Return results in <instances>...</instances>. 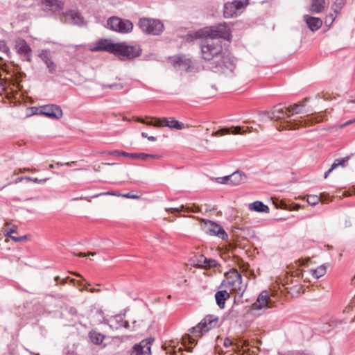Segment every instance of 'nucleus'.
I'll list each match as a JSON object with an SVG mask.
<instances>
[{"label":"nucleus","instance_id":"f257e3e1","mask_svg":"<svg viewBox=\"0 0 355 355\" xmlns=\"http://www.w3.org/2000/svg\"><path fill=\"white\" fill-rule=\"evenodd\" d=\"M202 58L212 61L211 70L216 73H226L235 69V60L223 52L222 42L218 38L205 35L201 41Z\"/></svg>","mask_w":355,"mask_h":355},{"label":"nucleus","instance_id":"f03ea898","mask_svg":"<svg viewBox=\"0 0 355 355\" xmlns=\"http://www.w3.org/2000/svg\"><path fill=\"white\" fill-rule=\"evenodd\" d=\"M148 323L139 316H136L130 320H123L122 315H117L110 320V326L113 329H121L123 328L128 331H141Z\"/></svg>","mask_w":355,"mask_h":355},{"label":"nucleus","instance_id":"7ed1b4c3","mask_svg":"<svg viewBox=\"0 0 355 355\" xmlns=\"http://www.w3.org/2000/svg\"><path fill=\"white\" fill-rule=\"evenodd\" d=\"M152 119L155 121V123L152 120L150 121H146L144 119L140 118L138 119L137 121L148 125H153L155 127H167L170 129L178 130L189 128L188 124H185L181 121H179L173 117L152 118Z\"/></svg>","mask_w":355,"mask_h":355},{"label":"nucleus","instance_id":"20e7f679","mask_svg":"<svg viewBox=\"0 0 355 355\" xmlns=\"http://www.w3.org/2000/svg\"><path fill=\"white\" fill-rule=\"evenodd\" d=\"M138 26L143 33L152 35H159L164 29V26L160 20L152 18H141Z\"/></svg>","mask_w":355,"mask_h":355},{"label":"nucleus","instance_id":"39448f33","mask_svg":"<svg viewBox=\"0 0 355 355\" xmlns=\"http://www.w3.org/2000/svg\"><path fill=\"white\" fill-rule=\"evenodd\" d=\"M225 286L238 294H243L245 286L242 285V276L236 269H232L225 273Z\"/></svg>","mask_w":355,"mask_h":355},{"label":"nucleus","instance_id":"423d86ee","mask_svg":"<svg viewBox=\"0 0 355 355\" xmlns=\"http://www.w3.org/2000/svg\"><path fill=\"white\" fill-rule=\"evenodd\" d=\"M107 26L111 30L121 33H127L133 28L132 23L127 19H122L117 17H110L107 22Z\"/></svg>","mask_w":355,"mask_h":355},{"label":"nucleus","instance_id":"0eeeda50","mask_svg":"<svg viewBox=\"0 0 355 355\" xmlns=\"http://www.w3.org/2000/svg\"><path fill=\"white\" fill-rule=\"evenodd\" d=\"M14 49L22 61L31 62L32 61V49L23 38H17L14 42Z\"/></svg>","mask_w":355,"mask_h":355},{"label":"nucleus","instance_id":"6e6552de","mask_svg":"<svg viewBox=\"0 0 355 355\" xmlns=\"http://www.w3.org/2000/svg\"><path fill=\"white\" fill-rule=\"evenodd\" d=\"M205 35L214 38L230 40V28L227 24H218L205 31Z\"/></svg>","mask_w":355,"mask_h":355},{"label":"nucleus","instance_id":"1a4fd4ad","mask_svg":"<svg viewBox=\"0 0 355 355\" xmlns=\"http://www.w3.org/2000/svg\"><path fill=\"white\" fill-rule=\"evenodd\" d=\"M218 324V318L213 315H208L205 316L196 326L191 327L189 331L190 333H202V331L207 332Z\"/></svg>","mask_w":355,"mask_h":355},{"label":"nucleus","instance_id":"9d476101","mask_svg":"<svg viewBox=\"0 0 355 355\" xmlns=\"http://www.w3.org/2000/svg\"><path fill=\"white\" fill-rule=\"evenodd\" d=\"M141 49L138 46H129L123 43H116L115 54L121 58L132 59L141 54Z\"/></svg>","mask_w":355,"mask_h":355},{"label":"nucleus","instance_id":"9b49d317","mask_svg":"<svg viewBox=\"0 0 355 355\" xmlns=\"http://www.w3.org/2000/svg\"><path fill=\"white\" fill-rule=\"evenodd\" d=\"M153 342L154 338L151 336L142 340L133 347L130 355H150L151 345Z\"/></svg>","mask_w":355,"mask_h":355},{"label":"nucleus","instance_id":"f8f14e48","mask_svg":"<svg viewBox=\"0 0 355 355\" xmlns=\"http://www.w3.org/2000/svg\"><path fill=\"white\" fill-rule=\"evenodd\" d=\"M40 114L46 116L51 119H60L63 112L59 105L55 104H49L40 107Z\"/></svg>","mask_w":355,"mask_h":355},{"label":"nucleus","instance_id":"ddd939ff","mask_svg":"<svg viewBox=\"0 0 355 355\" xmlns=\"http://www.w3.org/2000/svg\"><path fill=\"white\" fill-rule=\"evenodd\" d=\"M272 306V300H270L267 291L261 292L257 301L252 304L253 310H266Z\"/></svg>","mask_w":355,"mask_h":355},{"label":"nucleus","instance_id":"4468645a","mask_svg":"<svg viewBox=\"0 0 355 355\" xmlns=\"http://www.w3.org/2000/svg\"><path fill=\"white\" fill-rule=\"evenodd\" d=\"M116 49V43H112L107 39H101L94 44V46L92 49V51H107L115 54Z\"/></svg>","mask_w":355,"mask_h":355},{"label":"nucleus","instance_id":"2eb2a0df","mask_svg":"<svg viewBox=\"0 0 355 355\" xmlns=\"http://www.w3.org/2000/svg\"><path fill=\"white\" fill-rule=\"evenodd\" d=\"M203 221L209 225L208 230L210 234L217 236L222 239H227V234L221 226L209 220H203Z\"/></svg>","mask_w":355,"mask_h":355},{"label":"nucleus","instance_id":"dca6fc26","mask_svg":"<svg viewBox=\"0 0 355 355\" xmlns=\"http://www.w3.org/2000/svg\"><path fill=\"white\" fill-rule=\"evenodd\" d=\"M171 62L175 68L182 71H188L191 67V61L184 55L174 56L171 58Z\"/></svg>","mask_w":355,"mask_h":355},{"label":"nucleus","instance_id":"f3484780","mask_svg":"<svg viewBox=\"0 0 355 355\" xmlns=\"http://www.w3.org/2000/svg\"><path fill=\"white\" fill-rule=\"evenodd\" d=\"M304 21L309 28L313 31H317L322 26V20L319 17H312L309 15H304Z\"/></svg>","mask_w":355,"mask_h":355},{"label":"nucleus","instance_id":"a211bd4d","mask_svg":"<svg viewBox=\"0 0 355 355\" xmlns=\"http://www.w3.org/2000/svg\"><path fill=\"white\" fill-rule=\"evenodd\" d=\"M289 116L290 114L288 107H282L281 105L275 106L270 114V118L276 120Z\"/></svg>","mask_w":355,"mask_h":355},{"label":"nucleus","instance_id":"6ab92c4d","mask_svg":"<svg viewBox=\"0 0 355 355\" xmlns=\"http://www.w3.org/2000/svg\"><path fill=\"white\" fill-rule=\"evenodd\" d=\"M42 6L53 12H58L63 9L64 2L61 0H42Z\"/></svg>","mask_w":355,"mask_h":355},{"label":"nucleus","instance_id":"aec40b11","mask_svg":"<svg viewBox=\"0 0 355 355\" xmlns=\"http://www.w3.org/2000/svg\"><path fill=\"white\" fill-rule=\"evenodd\" d=\"M89 340L96 345L105 347L110 343L111 338L105 334H89Z\"/></svg>","mask_w":355,"mask_h":355},{"label":"nucleus","instance_id":"412c9836","mask_svg":"<svg viewBox=\"0 0 355 355\" xmlns=\"http://www.w3.org/2000/svg\"><path fill=\"white\" fill-rule=\"evenodd\" d=\"M245 180L246 175L240 171H236L228 175L229 185L237 186L245 182Z\"/></svg>","mask_w":355,"mask_h":355},{"label":"nucleus","instance_id":"4be33fe9","mask_svg":"<svg viewBox=\"0 0 355 355\" xmlns=\"http://www.w3.org/2000/svg\"><path fill=\"white\" fill-rule=\"evenodd\" d=\"M66 21L76 25H82L83 19L78 12L69 10L64 14Z\"/></svg>","mask_w":355,"mask_h":355},{"label":"nucleus","instance_id":"5701e85b","mask_svg":"<svg viewBox=\"0 0 355 355\" xmlns=\"http://www.w3.org/2000/svg\"><path fill=\"white\" fill-rule=\"evenodd\" d=\"M350 159V156H346L343 158L336 159L334 163L331 164L330 168L324 173V178H327L329 173L338 166L345 167L348 161Z\"/></svg>","mask_w":355,"mask_h":355},{"label":"nucleus","instance_id":"b1692460","mask_svg":"<svg viewBox=\"0 0 355 355\" xmlns=\"http://www.w3.org/2000/svg\"><path fill=\"white\" fill-rule=\"evenodd\" d=\"M230 293L224 290V291H219L216 293L215 294V299L216 301L217 305L220 308L223 309L225 307V301L230 298Z\"/></svg>","mask_w":355,"mask_h":355},{"label":"nucleus","instance_id":"393cba45","mask_svg":"<svg viewBox=\"0 0 355 355\" xmlns=\"http://www.w3.org/2000/svg\"><path fill=\"white\" fill-rule=\"evenodd\" d=\"M234 4L232 2H227L224 4L223 15L225 18L236 17L238 12L235 9Z\"/></svg>","mask_w":355,"mask_h":355},{"label":"nucleus","instance_id":"a878e982","mask_svg":"<svg viewBox=\"0 0 355 355\" xmlns=\"http://www.w3.org/2000/svg\"><path fill=\"white\" fill-rule=\"evenodd\" d=\"M325 8V0H311L310 11L313 13H320Z\"/></svg>","mask_w":355,"mask_h":355},{"label":"nucleus","instance_id":"bb28decb","mask_svg":"<svg viewBox=\"0 0 355 355\" xmlns=\"http://www.w3.org/2000/svg\"><path fill=\"white\" fill-rule=\"evenodd\" d=\"M307 98H305L302 102L295 103L293 105L288 107V112L291 115L301 114L304 112V108L305 107Z\"/></svg>","mask_w":355,"mask_h":355},{"label":"nucleus","instance_id":"cd10ccee","mask_svg":"<svg viewBox=\"0 0 355 355\" xmlns=\"http://www.w3.org/2000/svg\"><path fill=\"white\" fill-rule=\"evenodd\" d=\"M249 209L250 210L257 211V212H263V213H268L269 207L266 205L263 204L261 201H255L249 205Z\"/></svg>","mask_w":355,"mask_h":355},{"label":"nucleus","instance_id":"c85d7f7f","mask_svg":"<svg viewBox=\"0 0 355 355\" xmlns=\"http://www.w3.org/2000/svg\"><path fill=\"white\" fill-rule=\"evenodd\" d=\"M126 157H129L132 159H141L143 161L147 160L148 158H156L158 157L157 155L147 154L144 153H126Z\"/></svg>","mask_w":355,"mask_h":355},{"label":"nucleus","instance_id":"c756f323","mask_svg":"<svg viewBox=\"0 0 355 355\" xmlns=\"http://www.w3.org/2000/svg\"><path fill=\"white\" fill-rule=\"evenodd\" d=\"M220 131L221 132V135H243L246 132L245 130H242V127L241 126L232 127L230 128H223Z\"/></svg>","mask_w":355,"mask_h":355},{"label":"nucleus","instance_id":"7c9ffc66","mask_svg":"<svg viewBox=\"0 0 355 355\" xmlns=\"http://www.w3.org/2000/svg\"><path fill=\"white\" fill-rule=\"evenodd\" d=\"M206 260V257L203 254H197L191 258L192 264L195 266L202 268Z\"/></svg>","mask_w":355,"mask_h":355},{"label":"nucleus","instance_id":"2f4dec72","mask_svg":"<svg viewBox=\"0 0 355 355\" xmlns=\"http://www.w3.org/2000/svg\"><path fill=\"white\" fill-rule=\"evenodd\" d=\"M346 3V0H335L331 9L336 15H338Z\"/></svg>","mask_w":355,"mask_h":355},{"label":"nucleus","instance_id":"473e14b6","mask_svg":"<svg viewBox=\"0 0 355 355\" xmlns=\"http://www.w3.org/2000/svg\"><path fill=\"white\" fill-rule=\"evenodd\" d=\"M336 325H337V323H336V322H332L331 324H330V323H322L320 326V328L315 329V330L320 331L322 333H328V332H330V331H333L334 330V327H335Z\"/></svg>","mask_w":355,"mask_h":355},{"label":"nucleus","instance_id":"72a5a7b5","mask_svg":"<svg viewBox=\"0 0 355 355\" xmlns=\"http://www.w3.org/2000/svg\"><path fill=\"white\" fill-rule=\"evenodd\" d=\"M232 2L234 4L237 12L249 4V0H234Z\"/></svg>","mask_w":355,"mask_h":355},{"label":"nucleus","instance_id":"f704fd0d","mask_svg":"<svg viewBox=\"0 0 355 355\" xmlns=\"http://www.w3.org/2000/svg\"><path fill=\"white\" fill-rule=\"evenodd\" d=\"M325 272L326 268L324 266H320L316 269L312 270V275L316 279H319L320 277H322Z\"/></svg>","mask_w":355,"mask_h":355},{"label":"nucleus","instance_id":"c9c22d12","mask_svg":"<svg viewBox=\"0 0 355 355\" xmlns=\"http://www.w3.org/2000/svg\"><path fill=\"white\" fill-rule=\"evenodd\" d=\"M39 57L45 64L52 59L51 53L48 50H42L40 53Z\"/></svg>","mask_w":355,"mask_h":355},{"label":"nucleus","instance_id":"e433bc0d","mask_svg":"<svg viewBox=\"0 0 355 355\" xmlns=\"http://www.w3.org/2000/svg\"><path fill=\"white\" fill-rule=\"evenodd\" d=\"M46 66L48 69V71L49 72L51 73V74H54L56 72V70H57V65L56 64L53 62V59H51L48 62H46Z\"/></svg>","mask_w":355,"mask_h":355},{"label":"nucleus","instance_id":"4c0bfd02","mask_svg":"<svg viewBox=\"0 0 355 355\" xmlns=\"http://www.w3.org/2000/svg\"><path fill=\"white\" fill-rule=\"evenodd\" d=\"M103 89H111L114 90H121L123 88V85L121 83H114L110 85H102Z\"/></svg>","mask_w":355,"mask_h":355},{"label":"nucleus","instance_id":"58836bf2","mask_svg":"<svg viewBox=\"0 0 355 355\" xmlns=\"http://www.w3.org/2000/svg\"><path fill=\"white\" fill-rule=\"evenodd\" d=\"M320 200V198L316 195H310L307 196V202L311 205L314 206L317 205Z\"/></svg>","mask_w":355,"mask_h":355},{"label":"nucleus","instance_id":"ea45409f","mask_svg":"<svg viewBox=\"0 0 355 355\" xmlns=\"http://www.w3.org/2000/svg\"><path fill=\"white\" fill-rule=\"evenodd\" d=\"M205 266H202L203 268H215L217 266V262L215 259H208L206 257V260L204 263Z\"/></svg>","mask_w":355,"mask_h":355},{"label":"nucleus","instance_id":"a19ab883","mask_svg":"<svg viewBox=\"0 0 355 355\" xmlns=\"http://www.w3.org/2000/svg\"><path fill=\"white\" fill-rule=\"evenodd\" d=\"M0 51L8 55H10V49L4 40H0Z\"/></svg>","mask_w":355,"mask_h":355},{"label":"nucleus","instance_id":"79ce46f5","mask_svg":"<svg viewBox=\"0 0 355 355\" xmlns=\"http://www.w3.org/2000/svg\"><path fill=\"white\" fill-rule=\"evenodd\" d=\"M24 178H25V180H26L28 181H32V182H33L35 183H38V184L44 183L48 180H49V178H44V179H38L37 178L25 177Z\"/></svg>","mask_w":355,"mask_h":355},{"label":"nucleus","instance_id":"37998d69","mask_svg":"<svg viewBox=\"0 0 355 355\" xmlns=\"http://www.w3.org/2000/svg\"><path fill=\"white\" fill-rule=\"evenodd\" d=\"M336 16H337V15H336V13H334V12L330 13L328 15H327V17L325 18V24H329V25H331L333 24V22L334 21Z\"/></svg>","mask_w":355,"mask_h":355},{"label":"nucleus","instance_id":"c03bdc74","mask_svg":"<svg viewBox=\"0 0 355 355\" xmlns=\"http://www.w3.org/2000/svg\"><path fill=\"white\" fill-rule=\"evenodd\" d=\"M105 153L107 155H110L126 157V152L122 151V150H119L108 151V152H106Z\"/></svg>","mask_w":355,"mask_h":355},{"label":"nucleus","instance_id":"a18cd8bd","mask_svg":"<svg viewBox=\"0 0 355 355\" xmlns=\"http://www.w3.org/2000/svg\"><path fill=\"white\" fill-rule=\"evenodd\" d=\"M28 239V236L26 235L22 236H12L11 239L15 242H23L26 241Z\"/></svg>","mask_w":355,"mask_h":355},{"label":"nucleus","instance_id":"49530a36","mask_svg":"<svg viewBox=\"0 0 355 355\" xmlns=\"http://www.w3.org/2000/svg\"><path fill=\"white\" fill-rule=\"evenodd\" d=\"M217 182L220 184H229L228 175L220 177L216 179Z\"/></svg>","mask_w":355,"mask_h":355},{"label":"nucleus","instance_id":"de8ad7c7","mask_svg":"<svg viewBox=\"0 0 355 355\" xmlns=\"http://www.w3.org/2000/svg\"><path fill=\"white\" fill-rule=\"evenodd\" d=\"M15 232H16V231H15V229H14V228H12L10 230L6 229L4 230V235H5V236H8L11 239V237L12 236V234L15 233Z\"/></svg>","mask_w":355,"mask_h":355},{"label":"nucleus","instance_id":"09e8293b","mask_svg":"<svg viewBox=\"0 0 355 355\" xmlns=\"http://www.w3.org/2000/svg\"><path fill=\"white\" fill-rule=\"evenodd\" d=\"M122 197L126 198H132V199H138L139 198V196L131 194L130 193H128L125 194L121 195Z\"/></svg>","mask_w":355,"mask_h":355},{"label":"nucleus","instance_id":"8fccbe9b","mask_svg":"<svg viewBox=\"0 0 355 355\" xmlns=\"http://www.w3.org/2000/svg\"><path fill=\"white\" fill-rule=\"evenodd\" d=\"M73 254L76 256L80 257H84L89 256V255L94 256L96 254V252H89L87 254L83 253V252H80L78 254L74 253Z\"/></svg>","mask_w":355,"mask_h":355},{"label":"nucleus","instance_id":"3c124183","mask_svg":"<svg viewBox=\"0 0 355 355\" xmlns=\"http://www.w3.org/2000/svg\"><path fill=\"white\" fill-rule=\"evenodd\" d=\"M101 195L117 196V194H116L114 192L108 191V192H105V193H102L96 194V195L94 196V197H98V196H101ZM119 196L120 195L119 194L118 196Z\"/></svg>","mask_w":355,"mask_h":355},{"label":"nucleus","instance_id":"603ef678","mask_svg":"<svg viewBox=\"0 0 355 355\" xmlns=\"http://www.w3.org/2000/svg\"><path fill=\"white\" fill-rule=\"evenodd\" d=\"M185 336L187 337V339L190 343H191V344L196 343L195 339L193 337H191L189 334H185Z\"/></svg>","mask_w":355,"mask_h":355},{"label":"nucleus","instance_id":"864d4df0","mask_svg":"<svg viewBox=\"0 0 355 355\" xmlns=\"http://www.w3.org/2000/svg\"><path fill=\"white\" fill-rule=\"evenodd\" d=\"M76 162H66V163H57L56 165L58 166H71L72 164H74Z\"/></svg>","mask_w":355,"mask_h":355},{"label":"nucleus","instance_id":"5fc2aeb1","mask_svg":"<svg viewBox=\"0 0 355 355\" xmlns=\"http://www.w3.org/2000/svg\"><path fill=\"white\" fill-rule=\"evenodd\" d=\"M232 341L229 338H226L224 341V344L226 347L230 346L232 345Z\"/></svg>","mask_w":355,"mask_h":355},{"label":"nucleus","instance_id":"6e6d98bb","mask_svg":"<svg viewBox=\"0 0 355 355\" xmlns=\"http://www.w3.org/2000/svg\"><path fill=\"white\" fill-rule=\"evenodd\" d=\"M297 125H298V124H293L291 123H289V124L288 125V127H289L290 129H295Z\"/></svg>","mask_w":355,"mask_h":355},{"label":"nucleus","instance_id":"4d7b16f0","mask_svg":"<svg viewBox=\"0 0 355 355\" xmlns=\"http://www.w3.org/2000/svg\"><path fill=\"white\" fill-rule=\"evenodd\" d=\"M147 139H148V140H149L150 141H156V138L153 136H148Z\"/></svg>","mask_w":355,"mask_h":355},{"label":"nucleus","instance_id":"13d9d810","mask_svg":"<svg viewBox=\"0 0 355 355\" xmlns=\"http://www.w3.org/2000/svg\"><path fill=\"white\" fill-rule=\"evenodd\" d=\"M100 289L98 288H90L89 289V291L91 293H95V292H100Z\"/></svg>","mask_w":355,"mask_h":355},{"label":"nucleus","instance_id":"bf43d9fd","mask_svg":"<svg viewBox=\"0 0 355 355\" xmlns=\"http://www.w3.org/2000/svg\"><path fill=\"white\" fill-rule=\"evenodd\" d=\"M69 312L72 315H76V310L74 308H71L70 310H69Z\"/></svg>","mask_w":355,"mask_h":355},{"label":"nucleus","instance_id":"052dcab7","mask_svg":"<svg viewBox=\"0 0 355 355\" xmlns=\"http://www.w3.org/2000/svg\"><path fill=\"white\" fill-rule=\"evenodd\" d=\"M24 179L25 180V178H23V177L18 178L16 180V181H15V182H16V183H17V182H19L21 181V180H24Z\"/></svg>","mask_w":355,"mask_h":355},{"label":"nucleus","instance_id":"680f3d73","mask_svg":"<svg viewBox=\"0 0 355 355\" xmlns=\"http://www.w3.org/2000/svg\"><path fill=\"white\" fill-rule=\"evenodd\" d=\"M352 123V121H348L345 124L342 125L341 127H344V126H345V125H347L348 124H350Z\"/></svg>","mask_w":355,"mask_h":355},{"label":"nucleus","instance_id":"e2e57ef3","mask_svg":"<svg viewBox=\"0 0 355 355\" xmlns=\"http://www.w3.org/2000/svg\"><path fill=\"white\" fill-rule=\"evenodd\" d=\"M141 136L144 137V138H146L148 137V135L146 133V132H142L141 133Z\"/></svg>","mask_w":355,"mask_h":355},{"label":"nucleus","instance_id":"0e129e2a","mask_svg":"<svg viewBox=\"0 0 355 355\" xmlns=\"http://www.w3.org/2000/svg\"><path fill=\"white\" fill-rule=\"evenodd\" d=\"M306 123V120L300 121V125H303V124H304V123L305 124Z\"/></svg>","mask_w":355,"mask_h":355},{"label":"nucleus","instance_id":"69168bd1","mask_svg":"<svg viewBox=\"0 0 355 355\" xmlns=\"http://www.w3.org/2000/svg\"><path fill=\"white\" fill-rule=\"evenodd\" d=\"M200 211V210L199 207H196V210H192L191 211H193V212H196H196H199Z\"/></svg>","mask_w":355,"mask_h":355},{"label":"nucleus","instance_id":"338daca9","mask_svg":"<svg viewBox=\"0 0 355 355\" xmlns=\"http://www.w3.org/2000/svg\"><path fill=\"white\" fill-rule=\"evenodd\" d=\"M53 167H54V165H53V164H51L49 165V168H53Z\"/></svg>","mask_w":355,"mask_h":355},{"label":"nucleus","instance_id":"774afa93","mask_svg":"<svg viewBox=\"0 0 355 355\" xmlns=\"http://www.w3.org/2000/svg\"><path fill=\"white\" fill-rule=\"evenodd\" d=\"M352 303H354L355 304V295H354V297L352 300Z\"/></svg>","mask_w":355,"mask_h":355}]
</instances>
